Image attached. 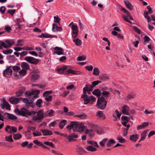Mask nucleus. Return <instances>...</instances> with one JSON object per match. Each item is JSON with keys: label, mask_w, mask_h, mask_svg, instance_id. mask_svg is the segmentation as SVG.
Here are the masks:
<instances>
[{"label": "nucleus", "mask_w": 155, "mask_h": 155, "mask_svg": "<svg viewBox=\"0 0 155 155\" xmlns=\"http://www.w3.org/2000/svg\"><path fill=\"white\" fill-rule=\"evenodd\" d=\"M89 98L90 101H91V103H93L95 101L96 99V98L92 95L89 96Z\"/></svg>", "instance_id": "obj_52"}, {"label": "nucleus", "mask_w": 155, "mask_h": 155, "mask_svg": "<svg viewBox=\"0 0 155 155\" xmlns=\"http://www.w3.org/2000/svg\"><path fill=\"white\" fill-rule=\"evenodd\" d=\"M5 139L8 142H13V140L12 138V135H11L8 136H6L5 137Z\"/></svg>", "instance_id": "obj_40"}, {"label": "nucleus", "mask_w": 155, "mask_h": 155, "mask_svg": "<svg viewBox=\"0 0 155 155\" xmlns=\"http://www.w3.org/2000/svg\"><path fill=\"white\" fill-rule=\"evenodd\" d=\"M33 143L37 146L41 147L44 149H49L48 147L44 145L41 142L38 141L37 140H34L33 141Z\"/></svg>", "instance_id": "obj_14"}, {"label": "nucleus", "mask_w": 155, "mask_h": 155, "mask_svg": "<svg viewBox=\"0 0 155 155\" xmlns=\"http://www.w3.org/2000/svg\"><path fill=\"white\" fill-rule=\"evenodd\" d=\"M12 68L14 71H17L20 69V68L17 66H14Z\"/></svg>", "instance_id": "obj_58"}, {"label": "nucleus", "mask_w": 155, "mask_h": 155, "mask_svg": "<svg viewBox=\"0 0 155 155\" xmlns=\"http://www.w3.org/2000/svg\"><path fill=\"white\" fill-rule=\"evenodd\" d=\"M73 41L75 43V44L77 46H80L81 45L82 41L79 38L74 39Z\"/></svg>", "instance_id": "obj_29"}, {"label": "nucleus", "mask_w": 155, "mask_h": 155, "mask_svg": "<svg viewBox=\"0 0 155 155\" xmlns=\"http://www.w3.org/2000/svg\"><path fill=\"white\" fill-rule=\"evenodd\" d=\"M89 97V96H87L84 97H82L84 101V104H87L90 102Z\"/></svg>", "instance_id": "obj_41"}, {"label": "nucleus", "mask_w": 155, "mask_h": 155, "mask_svg": "<svg viewBox=\"0 0 155 155\" xmlns=\"http://www.w3.org/2000/svg\"><path fill=\"white\" fill-rule=\"evenodd\" d=\"M25 89V88L23 87L21 89L19 90L16 93V96L17 97L21 96L23 94Z\"/></svg>", "instance_id": "obj_24"}, {"label": "nucleus", "mask_w": 155, "mask_h": 155, "mask_svg": "<svg viewBox=\"0 0 155 155\" xmlns=\"http://www.w3.org/2000/svg\"><path fill=\"white\" fill-rule=\"evenodd\" d=\"M85 128V126L83 124L78 123L77 122H72L67 127V129L69 130L72 129L74 132H81L83 131Z\"/></svg>", "instance_id": "obj_1"}, {"label": "nucleus", "mask_w": 155, "mask_h": 155, "mask_svg": "<svg viewBox=\"0 0 155 155\" xmlns=\"http://www.w3.org/2000/svg\"><path fill=\"white\" fill-rule=\"evenodd\" d=\"M54 111L52 110H50L47 111L48 114L49 116H53V114L54 113Z\"/></svg>", "instance_id": "obj_62"}, {"label": "nucleus", "mask_w": 155, "mask_h": 155, "mask_svg": "<svg viewBox=\"0 0 155 155\" xmlns=\"http://www.w3.org/2000/svg\"><path fill=\"white\" fill-rule=\"evenodd\" d=\"M2 52L4 54H11L13 52V50L12 49H9L8 50H3Z\"/></svg>", "instance_id": "obj_42"}, {"label": "nucleus", "mask_w": 155, "mask_h": 155, "mask_svg": "<svg viewBox=\"0 0 155 155\" xmlns=\"http://www.w3.org/2000/svg\"><path fill=\"white\" fill-rule=\"evenodd\" d=\"M52 91H45L43 94L44 97L48 96L49 94H52Z\"/></svg>", "instance_id": "obj_47"}, {"label": "nucleus", "mask_w": 155, "mask_h": 155, "mask_svg": "<svg viewBox=\"0 0 155 155\" xmlns=\"http://www.w3.org/2000/svg\"><path fill=\"white\" fill-rule=\"evenodd\" d=\"M100 79L101 80H106L109 79V78L105 74L101 75L99 77Z\"/></svg>", "instance_id": "obj_39"}, {"label": "nucleus", "mask_w": 155, "mask_h": 155, "mask_svg": "<svg viewBox=\"0 0 155 155\" xmlns=\"http://www.w3.org/2000/svg\"><path fill=\"white\" fill-rule=\"evenodd\" d=\"M52 26V30L53 32L61 31H62V27H58L56 24H53Z\"/></svg>", "instance_id": "obj_15"}, {"label": "nucleus", "mask_w": 155, "mask_h": 155, "mask_svg": "<svg viewBox=\"0 0 155 155\" xmlns=\"http://www.w3.org/2000/svg\"><path fill=\"white\" fill-rule=\"evenodd\" d=\"M128 107L127 105L126 104L124 105L123 107L122 110L123 114H124L128 115Z\"/></svg>", "instance_id": "obj_18"}, {"label": "nucleus", "mask_w": 155, "mask_h": 155, "mask_svg": "<svg viewBox=\"0 0 155 155\" xmlns=\"http://www.w3.org/2000/svg\"><path fill=\"white\" fill-rule=\"evenodd\" d=\"M34 137L39 136L42 135L41 133L40 132L37 131H34L32 133Z\"/></svg>", "instance_id": "obj_46"}, {"label": "nucleus", "mask_w": 155, "mask_h": 155, "mask_svg": "<svg viewBox=\"0 0 155 155\" xmlns=\"http://www.w3.org/2000/svg\"><path fill=\"white\" fill-rule=\"evenodd\" d=\"M124 4L126 7L128 8L129 10H131L133 9V6L131 3L128 0H124Z\"/></svg>", "instance_id": "obj_17"}, {"label": "nucleus", "mask_w": 155, "mask_h": 155, "mask_svg": "<svg viewBox=\"0 0 155 155\" xmlns=\"http://www.w3.org/2000/svg\"><path fill=\"white\" fill-rule=\"evenodd\" d=\"M55 50L54 53L58 55L64 54V50L61 48L58 47H56L54 48Z\"/></svg>", "instance_id": "obj_10"}, {"label": "nucleus", "mask_w": 155, "mask_h": 155, "mask_svg": "<svg viewBox=\"0 0 155 155\" xmlns=\"http://www.w3.org/2000/svg\"><path fill=\"white\" fill-rule=\"evenodd\" d=\"M85 149L88 151L94 152L97 151V149L91 146H87Z\"/></svg>", "instance_id": "obj_23"}, {"label": "nucleus", "mask_w": 155, "mask_h": 155, "mask_svg": "<svg viewBox=\"0 0 155 155\" xmlns=\"http://www.w3.org/2000/svg\"><path fill=\"white\" fill-rule=\"evenodd\" d=\"M13 137L15 140H18L22 137V135L20 134H14L13 135Z\"/></svg>", "instance_id": "obj_37"}, {"label": "nucleus", "mask_w": 155, "mask_h": 155, "mask_svg": "<svg viewBox=\"0 0 155 155\" xmlns=\"http://www.w3.org/2000/svg\"><path fill=\"white\" fill-rule=\"evenodd\" d=\"M119 142L121 143H124L125 141V140L121 136H119L117 139Z\"/></svg>", "instance_id": "obj_48"}, {"label": "nucleus", "mask_w": 155, "mask_h": 155, "mask_svg": "<svg viewBox=\"0 0 155 155\" xmlns=\"http://www.w3.org/2000/svg\"><path fill=\"white\" fill-rule=\"evenodd\" d=\"M4 116L7 117L8 119L12 120H16L17 119V117L16 116L12 114H10L8 113H5L4 114Z\"/></svg>", "instance_id": "obj_13"}, {"label": "nucleus", "mask_w": 155, "mask_h": 155, "mask_svg": "<svg viewBox=\"0 0 155 155\" xmlns=\"http://www.w3.org/2000/svg\"><path fill=\"white\" fill-rule=\"evenodd\" d=\"M96 116H98L100 118H103V119H105L106 118L105 116L103 114V112L101 111H98L96 114Z\"/></svg>", "instance_id": "obj_27"}, {"label": "nucleus", "mask_w": 155, "mask_h": 155, "mask_svg": "<svg viewBox=\"0 0 155 155\" xmlns=\"http://www.w3.org/2000/svg\"><path fill=\"white\" fill-rule=\"evenodd\" d=\"M150 40V38L148 36L145 35L144 37V41L145 43L146 42H149Z\"/></svg>", "instance_id": "obj_63"}, {"label": "nucleus", "mask_w": 155, "mask_h": 155, "mask_svg": "<svg viewBox=\"0 0 155 155\" xmlns=\"http://www.w3.org/2000/svg\"><path fill=\"white\" fill-rule=\"evenodd\" d=\"M45 100L47 101H51L52 98V97L51 95L45 97Z\"/></svg>", "instance_id": "obj_60"}, {"label": "nucleus", "mask_w": 155, "mask_h": 155, "mask_svg": "<svg viewBox=\"0 0 155 155\" xmlns=\"http://www.w3.org/2000/svg\"><path fill=\"white\" fill-rule=\"evenodd\" d=\"M26 71L24 69H22L19 71L18 73L20 75L23 76H25L26 74Z\"/></svg>", "instance_id": "obj_44"}, {"label": "nucleus", "mask_w": 155, "mask_h": 155, "mask_svg": "<svg viewBox=\"0 0 155 155\" xmlns=\"http://www.w3.org/2000/svg\"><path fill=\"white\" fill-rule=\"evenodd\" d=\"M136 96V94L135 93L132 92L129 94L127 96L125 99L127 100L134 98Z\"/></svg>", "instance_id": "obj_22"}, {"label": "nucleus", "mask_w": 155, "mask_h": 155, "mask_svg": "<svg viewBox=\"0 0 155 155\" xmlns=\"http://www.w3.org/2000/svg\"><path fill=\"white\" fill-rule=\"evenodd\" d=\"M66 72L68 74H81L80 71H74L70 68L68 69L66 71Z\"/></svg>", "instance_id": "obj_19"}, {"label": "nucleus", "mask_w": 155, "mask_h": 155, "mask_svg": "<svg viewBox=\"0 0 155 155\" xmlns=\"http://www.w3.org/2000/svg\"><path fill=\"white\" fill-rule=\"evenodd\" d=\"M54 22L57 23H58L60 24V19L58 17V16H54Z\"/></svg>", "instance_id": "obj_56"}, {"label": "nucleus", "mask_w": 155, "mask_h": 155, "mask_svg": "<svg viewBox=\"0 0 155 155\" xmlns=\"http://www.w3.org/2000/svg\"><path fill=\"white\" fill-rule=\"evenodd\" d=\"M39 75L37 74H34L31 76V79L32 80H37L39 78Z\"/></svg>", "instance_id": "obj_36"}, {"label": "nucleus", "mask_w": 155, "mask_h": 155, "mask_svg": "<svg viewBox=\"0 0 155 155\" xmlns=\"http://www.w3.org/2000/svg\"><path fill=\"white\" fill-rule=\"evenodd\" d=\"M76 151L80 155H82L83 153L86 152V151L81 147H79L77 148Z\"/></svg>", "instance_id": "obj_26"}, {"label": "nucleus", "mask_w": 155, "mask_h": 155, "mask_svg": "<svg viewBox=\"0 0 155 155\" xmlns=\"http://www.w3.org/2000/svg\"><path fill=\"white\" fill-rule=\"evenodd\" d=\"M21 67L23 69L28 70L30 68L29 64L26 62H23L21 64Z\"/></svg>", "instance_id": "obj_25"}, {"label": "nucleus", "mask_w": 155, "mask_h": 155, "mask_svg": "<svg viewBox=\"0 0 155 155\" xmlns=\"http://www.w3.org/2000/svg\"><path fill=\"white\" fill-rule=\"evenodd\" d=\"M28 142L27 141H25L24 142L22 143L21 144V146L22 147H27L28 145Z\"/></svg>", "instance_id": "obj_53"}, {"label": "nucleus", "mask_w": 155, "mask_h": 155, "mask_svg": "<svg viewBox=\"0 0 155 155\" xmlns=\"http://www.w3.org/2000/svg\"><path fill=\"white\" fill-rule=\"evenodd\" d=\"M100 73V71L97 68H94L93 69V74L95 75H99Z\"/></svg>", "instance_id": "obj_33"}, {"label": "nucleus", "mask_w": 155, "mask_h": 155, "mask_svg": "<svg viewBox=\"0 0 155 155\" xmlns=\"http://www.w3.org/2000/svg\"><path fill=\"white\" fill-rule=\"evenodd\" d=\"M20 101V98H18L14 97H12L10 98L9 99V101L11 103L14 104H17Z\"/></svg>", "instance_id": "obj_11"}, {"label": "nucleus", "mask_w": 155, "mask_h": 155, "mask_svg": "<svg viewBox=\"0 0 155 155\" xmlns=\"http://www.w3.org/2000/svg\"><path fill=\"white\" fill-rule=\"evenodd\" d=\"M100 83H101V81L98 80L94 81L92 82L91 84L92 88L94 87Z\"/></svg>", "instance_id": "obj_38"}, {"label": "nucleus", "mask_w": 155, "mask_h": 155, "mask_svg": "<svg viewBox=\"0 0 155 155\" xmlns=\"http://www.w3.org/2000/svg\"><path fill=\"white\" fill-rule=\"evenodd\" d=\"M41 131L44 136L51 135L53 134L52 131L47 129H42L41 130Z\"/></svg>", "instance_id": "obj_16"}, {"label": "nucleus", "mask_w": 155, "mask_h": 155, "mask_svg": "<svg viewBox=\"0 0 155 155\" xmlns=\"http://www.w3.org/2000/svg\"><path fill=\"white\" fill-rule=\"evenodd\" d=\"M11 67V66L7 67L6 69L3 71V74L4 77L8 78L12 75L13 71Z\"/></svg>", "instance_id": "obj_7"}, {"label": "nucleus", "mask_w": 155, "mask_h": 155, "mask_svg": "<svg viewBox=\"0 0 155 155\" xmlns=\"http://www.w3.org/2000/svg\"><path fill=\"white\" fill-rule=\"evenodd\" d=\"M67 121L65 120H63L60 123L59 127L60 129H62L65 125Z\"/></svg>", "instance_id": "obj_34"}, {"label": "nucleus", "mask_w": 155, "mask_h": 155, "mask_svg": "<svg viewBox=\"0 0 155 155\" xmlns=\"http://www.w3.org/2000/svg\"><path fill=\"white\" fill-rule=\"evenodd\" d=\"M25 60L28 62L36 65L39 63V59L31 56H27L25 58Z\"/></svg>", "instance_id": "obj_6"}, {"label": "nucleus", "mask_w": 155, "mask_h": 155, "mask_svg": "<svg viewBox=\"0 0 155 155\" xmlns=\"http://www.w3.org/2000/svg\"><path fill=\"white\" fill-rule=\"evenodd\" d=\"M64 136L67 138L68 140V142H69L76 140L75 139L78 137V135L74 133H71L69 135H68L67 134H64Z\"/></svg>", "instance_id": "obj_5"}, {"label": "nucleus", "mask_w": 155, "mask_h": 155, "mask_svg": "<svg viewBox=\"0 0 155 155\" xmlns=\"http://www.w3.org/2000/svg\"><path fill=\"white\" fill-rule=\"evenodd\" d=\"M107 104V101L105 100V98L102 96L97 99L96 106L98 108L104 110L106 108Z\"/></svg>", "instance_id": "obj_2"}, {"label": "nucleus", "mask_w": 155, "mask_h": 155, "mask_svg": "<svg viewBox=\"0 0 155 155\" xmlns=\"http://www.w3.org/2000/svg\"><path fill=\"white\" fill-rule=\"evenodd\" d=\"M3 104H1V106L2 109H4L5 108L7 110H11L10 105L5 101V99L3 100Z\"/></svg>", "instance_id": "obj_12"}, {"label": "nucleus", "mask_w": 155, "mask_h": 155, "mask_svg": "<svg viewBox=\"0 0 155 155\" xmlns=\"http://www.w3.org/2000/svg\"><path fill=\"white\" fill-rule=\"evenodd\" d=\"M2 47L7 48L8 47V46L6 45L5 42L2 41H0V50L2 48Z\"/></svg>", "instance_id": "obj_35"}, {"label": "nucleus", "mask_w": 155, "mask_h": 155, "mask_svg": "<svg viewBox=\"0 0 155 155\" xmlns=\"http://www.w3.org/2000/svg\"><path fill=\"white\" fill-rule=\"evenodd\" d=\"M72 30V36L74 38H75L78 35V30L77 26L72 25L71 27Z\"/></svg>", "instance_id": "obj_8"}, {"label": "nucleus", "mask_w": 155, "mask_h": 155, "mask_svg": "<svg viewBox=\"0 0 155 155\" xmlns=\"http://www.w3.org/2000/svg\"><path fill=\"white\" fill-rule=\"evenodd\" d=\"M93 67L92 65L87 66L85 67V68L88 71H92Z\"/></svg>", "instance_id": "obj_59"}, {"label": "nucleus", "mask_w": 155, "mask_h": 155, "mask_svg": "<svg viewBox=\"0 0 155 155\" xmlns=\"http://www.w3.org/2000/svg\"><path fill=\"white\" fill-rule=\"evenodd\" d=\"M74 117H78L82 119L86 117V115L85 114H83L80 115H75Z\"/></svg>", "instance_id": "obj_45"}, {"label": "nucleus", "mask_w": 155, "mask_h": 155, "mask_svg": "<svg viewBox=\"0 0 155 155\" xmlns=\"http://www.w3.org/2000/svg\"><path fill=\"white\" fill-rule=\"evenodd\" d=\"M28 52L27 51H23L21 52L20 54L21 57H22L23 56L26 55L28 54Z\"/></svg>", "instance_id": "obj_64"}, {"label": "nucleus", "mask_w": 155, "mask_h": 155, "mask_svg": "<svg viewBox=\"0 0 155 155\" xmlns=\"http://www.w3.org/2000/svg\"><path fill=\"white\" fill-rule=\"evenodd\" d=\"M108 140L107 138H104L100 142L99 144L100 146L102 147H104V143Z\"/></svg>", "instance_id": "obj_43"}, {"label": "nucleus", "mask_w": 155, "mask_h": 155, "mask_svg": "<svg viewBox=\"0 0 155 155\" xmlns=\"http://www.w3.org/2000/svg\"><path fill=\"white\" fill-rule=\"evenodd\" d=\"M93 130L91 129H87L85 131V133L86 134H89L90 136H92L94 135Z\"/></svg>", "instance_id": "obj_32"}, {"label": "nucleus", "mask_w": 155, "mask_h": 155, "mask_svg": "<svg viewBox=\"0 0 155 155\" xmlns=\"http://www.w3.org/2000/svg\"><path fill=\"white\" fill-rule=\"evenodd\" d=\"M87 90L85 89L84 88H83V94H82L81 95V98H82V97H84L85 96H88L86 94V92L87 91Z\"/></svg>", "instance_id": "obj_57"}, {"label": "nucleus", "mask_w": 155, "mask_h": 155, "mask_svg": "<svg viewBox=\"0 0 155 155\" xmlns=\"http://www.w3.org/2000/svg\"><path fill=\"white\" fill-rule=\"evenodd\" d=\"M40 38H51L54 37L53 36L47 34L43 33L39 36Z\"/></svg>", "instance_id": "obj_31"}, {"label": "nucleus", "mask_w": 155, "mask_h": 155, "mask_svg": "<svg viewBox=\"0 0 155 155\" xmlns=\"http://www.w3.org/2000/svg\"><path fill=\"white\" fill-rule=\"evenodd\" d=\"M139 138V135L137 134H132L130 136V140L133 142H136Z\"/></svg>", "instance_id": "obj_20"}, {"label": "nucleus", "mask_w": 155, "mask_h": 155, "mask_svg": "<svg viewBox=\"0 0 155 155\" xmlns=\"http://www.w3.org/2000/svg\"><path fill=\"white\" fill-rule=\"evenodd\" d=\"M92 94L96 96L97 97H100L101 95V93L100 90L98 89H95L92 92Z\"/></svg>", "instance_id": "obj_21"}, {"label": "nucleus", "mask_w": 155, "mask_h": 155, "mask_svg": "<svg viewBox=\"0 0 155 155\" xmlns=\"http://www.w3.org/2000/svg\"><path fill=\"white\" fill-rule=\"evenodd\" d=\"M15 112L18 115L27 117L28 116L29 110L25 107L21 108L20 110L18 108H16L15 110Z\"/></svg>", "instance_id": "obj_3"}, {"label": "nucleus", "mask_w": 155, "mask_h": 155, "mask_svg": "<svg viewBox=\"0 0 155 155\" xmlns=\"http://www.w3.org/2000/svg\"><path fill=\"white\" fill-rule=\"evenodd\" d=\"M43 144L46 146H50L53 148L55 147V145L53 143L48 141H44L43 142Z\"/></svg>", "instance_id": "obj_28"}, {"label": "nucleus", "mask_w": 155, "mask_h": 155, "mask_svg": "<svg viewBox=\"0 0 155 155\" xmlns=\"http://www.w3.org/2000/svg\"><path fill=\"white\" fill-rule=\"evenodd\" d=\"M42 100L41 99H38L36 102V105L37 106L40 107H41V103L42 102Z\"/></svg>", "instance_id": "obj_50"}, {"label": "nucleus", "mask_w": 155, "mask_h": 155, "mask_svg": "<svg viewBox=\"0 0 155 155\" xmlns=\"http://www.w3.org/2000/svg\"><path fill=\"white\" fill-rule=\"evenodd\" d=\"M5 131L10 134H12V132H16L17 130V128L15 127L9 125H7L5 129Z\"/></svg>", "instance_id": "obj_9"}, {"label": "nucleus", "mask_w": 155, "mask_h": 155, "mask_svg": "<svg viewBox=\"0 0 155 155\" xmlns=\"http://www.w3.org/2000/svg\"><path fill=\"white\" fill-rule=\"evenodd\" d=\"M86 59V57L84 56H80L78 57L77 60L78 61H82Z\"/></svg>", "instance_id": "obj_49"}, {"label": "nucleus", "mask_w": 155, "mask_h": 155, "mask_svg": "<svg viewBox=\"0 0 155 155\" xmlns=\"http://www.w3.org/2000/svg\"><path fill=\"white\" fill-rule=\"evenodd\" d=\"M110 94V92L109 91H103L102 93H101V94H102V95L104 97H108V95Z\"/></svg>", "instance_id": "obj_51"}, {"label": "nucleus", "mask_w": 155, "mask_h": 155, "mask_svg": "<svg viewBox=\"0 0 155 155\" xmlns=\"http://www.w3.org/2000/svg\"><path fill=\"white\" fill-rule=\"evenodd\" d=\"M37 116L33 117L32 118V120L34 121H38V122L40 123L42 119L44 117L42 110H38L37 112Z\"/></svg>", "instance_id": "obj_4"}, {"label": "nucleus", "mask_w": 155, "mask_h": 155, "mask_svg": "<svg viewBox=\"0 0 155 155\" xmlns=\"http://www.w3.org/2000/svg\"><path fill=\"white\" fill-rule=\"evenodd\" d=\"M133 28L134 31H135L138 34H139L140 33V30L139 29H138L136 27H133Z\"/></svg>", "instance_id": "obj_54"}, {"label": "nucleus", "mask_w": 155, "mask_h": 155, "mask_svg": "<svg viewBox=\"0 0 155 155\" xmlns=\"http://www.w3.org/2000/svg\"><path fill=\"white\" fill-rule=\"evenodd\" d=\"M20 100L22 99L23 100V102L25 103H28L29 101V99H28L27 98L20 97Z\"/></svg>", "instance_id": "obj_61"}, {"label": "nucleus", "mask_w": 155, "mask_h": 155, "mask_svg": "<svg viewBox=\"0 0 155 155\" xmlns=\"http://www.w3.org/2000/svg\"><path fill=\"white\" fill-rule=\"evenodd\" d=\"M6 8L4 6H2L0 8V12L2 14H4L5 13Z\"/></svg>", "instance_id": "obj_55"}, {"label": "nucleus", "mask_w": 155, "mask_h": 155, "mask_svg": "<svg viewBox=\"0 0 155 155\" xmlns=\"http://www.w3.org/2000/svg\"><path fill=\"white\" fill-rule=\"evenodd\" d=\"M115 141L112 139H110L109 140L106 144V146L107 147H109L112 146V145L115 143Z\"/></svg>", "instance_id": "obj_30"}]
</instances>
